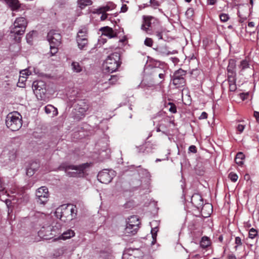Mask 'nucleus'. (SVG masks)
Masks as SVG:
<instances>
[{"label":"nucleus","mask_w":259,"mask_h":259,"mask_svg":"<svg viewBox=\"0 0 259 259\" xmlns=\"http://www.w3.org/2000/svg\"><path fill=\"white\" fill-rule=\"evenodd\" d=\"M76 206L70 204L62 205L55 211L56 217L64 222L71 221L76 218Z\"/></svg>","instance_id":"nucleus-1"},{"label":"nucleus","mask_w":259,"mask_h":259,"mask_svg":"<svg viewBox=\"0 0 259 259\" xmlns=\"http://www.w3.org/2000/svg\"><path fill=\"white\" fill-rule=\"evenodd\" d=\"M6 124L11 131H18L22 125L21 115L17 111L9 113L6 117Z\"/></svg>","instance_id":"nucleus-2"},{"label":"nucleus","mask_w":259,"mask_h":259,"mask_svg":"<svg viewBox=\"0 0 259 259\" xmlns=\"http://www.w3.org/2000/svg\"><path fill=\"white\" fill-rule=\"evenodd\" d=\"M120 54L115 52L109 55L103 64V68L107 72L115 71L120 65Z\"/></svg>","instance_id":"nucleus-3"},{"label":"nucleus","mask_w":259,"mask_h":259,"mask_svg":"<svg viewBox=\"0 0 259 259\" xmlns=\"http://www.w3.org/2000/svg\"><path fill=\"white\" fill-rule=\"evenodd\" d=\"M27 25L26 19L24 17H19L16 18L13 24V27L11 28V33L15 35V39L16 41H19L20 37L18 38L15 35L21 36L24 34Z\"/></svg>","instance_id":"nucleus-4"},{"label":"nucleus","mask_w":259,"mask_h":259,"mask_svg":"<svg viewBox=\"0 0 259 259\" xmlns=\"http://www.w3.org/2000/svg\"><path fill=\"white\" fill-rule=\"evenodd\" d=\"M61 225L60 224H56L54 226H48L46 227V231L48 232L49 234H44V232L46 230L45 228L40 229L38 232V236L45 240H49L54 237H57L59 235H61Z\"/></svg>","instance_id":"nucleus-5"},{"label":"nucleus","mask_w":259,"mask_h":259,"mask_svg":"<svg viewBox=\"0 0 259 259\" xmlns=\"http://www.w3.org/2000/svg\"><path fill=\"white\" fill-rule=\"evenodd\" d=\"M143 23L141 29L148 34H151L150 31L153 30L154 26L159 25V22L158 19L151 16H143Z\"/></svg>","instance_id":"nucleus-6"},{"label":"nucleus","mask_w":259,"mask_h":259,"mask_svg":"<svg viewBox=\"0 0 259 259\" xmlns=\"http://www.w3.org/2000/svg\"><path fill=\"white\" fill-rule=\"evenodd\" d=\"M37 203L45 204L49 199V193L48 189L45 186L39 188L36 191Z\"/></svg>","instance_id":"nucleus-7"},{"label":"nucleus","mask_w":259,"mask_h":259,"mask_svg":"<svg viewBox=\"0 0 259 259\" xmlns=\"http://www.w3.org/2000/svg\"><path fill=\"white\" fill-rule=\"evenodd\" d=\"M61 35L58 31L52 30L48 33L47 39L50 44L60 46L61 42Z\"/></svg>","instance_id":"nucleus-8"},{"label":"nucleus","mask_w":259,"mask_h":259,"mask_svg":"<svg viewBox=\"0 0 259 259\" xmlns=\"http://www.w3.org/2000/svg\"><path fill=\"white\" fill-rule=\"evenodd\" d=\"M75 107L76 114L80 118L81 116H84L85 112L89 108V105L83 101H79Z\"/></svg>","instance_id":"nucleus-9"},{"label":"nucleus","mask_w":259,"mask_h":259,"mask_svg":"<svg viewBox=\"0 0 259 259\" xmlns=\"http://www.w3.org/2000/svg\"><path fill=\"white\" fill-rule=\"evenodd\" d=\"M32 89L36 95H45L46 92V85L45 82H33Z\"/></svg>","instance_id":"nucleus-10"},{"label":"nucleus","mask_w":259,"mask_h":259,"mask_svg":"<svg viewBox=\"0 0 259 259\" xmlns=\"http://www.w3.org/2000/svg\"><path fill=\"white\" fill-rule=\"evenodd\" d=\"M140 251L139 249H131L124 252L122 259H141Z\"/></svg>","instance_id":"nucleus-11"},{"label":"nucleus","mask_w":259,"mask_h":259,"mask_svg":"<svg viewBox=\"0 0 259 259\" xmlns=\"http://www.w3.org/2000/svg\"><path fill=\"white\" fill-rule=\"evenodd\" d=\"M191 202L192 205L199 209L203 204V199L201 196L198 193L194 194L191 199Z\"/></svg>","instance_id":"nucleus-12"},{"label":"nucleus","mask_w":259,"mask_h":259,"mask_svg":"<svg viewBox=\"0 0 259 259\" xmlns=\"http://www.w3.org/2000/svg\"><path fill=\"white\" fill-rule=\"evenodd\" d=\"M98 180L102 183L108 184L110 183L112 177L110 176L108 171H100L98 175Z\"/></svg>","instance_id":"nucleus-13"},{"label":"nucleus","mask_w":259,"mask_h":259,"mask_svg":"<svg viewBox=\"0 0 259 259\" xmlns=\"http://www.w3.org/2000/svg\"><path fill=\"white\" fill-rule=\"evenodd\" d=\"M201 208V214L204 218L210 216L212 212V206L210 203L203 204Z\"/></svg>","instance_id":"nucleus-14"},{"label":"nucleus","mask_w":259,"mask_h":259,"mask_svg":"<svg viewBox=\"0 0 259 259\" xmlns=\"http://www.w3.org/2000/svg\"><path fill=\"white\" fill-rule=\"evenodd\" d=\"M100 30L102 32V35L107 36L110 38H113L116 36V33L113 31L112 28L108 26L102 27Z\"/></svg>","instance_id":"nucleus-15"},{"label":"nucleus","mask_w":259,"mask_h":259,"mask_svg":"<svg viewBox=\"0 0 259 259\" xmlns=\"http://www.w3.org/2000/svg\"><path fill=\"white\" fill-rule=\"evenodd\" d=\"M5 2L13 11H17L20 8L21 4L18 0H5Z\"/></svg>","instance_id":"nucleus-16"},{"label":"nucleus","mask_w":259,"mask_h":259,"mask_svg":"<svg viewBox=\"0 0 259 259\" xmlns=\"http://www.w3.org/2000/svg\"><path fill=\"white\" fill-rule=\"evenodd\" d=\"M156 51L158 55L160 56H167L170 54H175L177 53L176 51L172 52L168 51L166 46H162L156 49Z\"/></svg>","instance_id":"nucleus-17"},{"label":"nucleus","mask_w":259,"mask_h":259,"mask_svg":"<svg viewBox=\"0 0 259 259\" xmlns=\"http://www.w3.org/2000/svg\"><path fill=\"white\" fill-rule=\"evenodd\" d=\"M161 70L158 68H153L151 69L150 75L152 76L151 79H156L158 76L160 79H164L165 74L160 72Z\"/></svg>","instance_id":"nucleus-18"},{"label":"nucleus","mask_w":259,"mask_h":259,"mask_svg":"<svg viewBox=\"0 0 259 259\" xmlns=\"http://www.w3.org/2000/svg\"><path fill=\"white\" fill-rule=\"evenodd\" d=\"M140 221L136 215L131 216L128 218V220L126 222L127 225H133L134 228H139Z\"/></svg>","instance_id":"nucleus-19"},{"label":"nucleus","mask_w":259,"mask_h":259,"mask_svg":"<svg viewBox=\"0 0 259 259\" xmlns=\"http://www.w3.org/2000/svg\"><path fill=\"white\" fill-rule=\"evenodd\" d=\"M238 67H239V69H240V72L241 73H242L244 71H245L247 70H252L251 68L250 67V65L249 64L248 61L246 60H242L240 62Z\"/></svg>","instance_id":"nucleus-20"},{"label":"nucleus","mask_w":259,"mask_h":259,"mask_svg":"<svg viewBox=\"0 0 259 259\" xmlns=\"http://www.w3.org/2000/svg\"><path fill=\"white\" fill-rule=\"evenodd\" d=\"M74 232L71 229H69L63 233L61 232V235L58 236L57 238L59 239L66 240L74 236Z\"/></svg>","instance_id":"nucleus-21"},{"label":"nucleus","mask_w":259,"mask_h":259,"mask_svg":"<svg viewBox=\"0 0 259 259\" xmlns=\"http://www.w3.org/2000/svg\"><path fill=\"white\" fill-rule=\"evenodd\" d=\"M88 166V163L82 164L78 166L71 165L68 167L69 169L75 170L79 172V174L83 175L84 169Z\"/></svg>","instance_id":"nucleus-22"},{"label":"nucleus","mask_w":259,"mask_h":259,"mask_svg":"<svg viewBox=\"0 0 259 259\" xmlns=\"http://www.w3.org/2000/svg\"><path fill=\"white\" fill-rule=\"evenodd\" d=\"M88 30L85 27H82L79 29L77 33L76 41L78 39L88 38Z\"/></svg>","instance_id":"nucleus-23"},{"label":"nucleus","mask_w":259,"mask_h":259,"mask_svg":"<svg viewBox=\"0 0 259 259\" xmlns=\"http://www.w3.org/2000/svg\"><path fill=\"white\" fill-rule=\"evenodd\" d=\"M186 75V71L182 69H180L176 71L174 75V80H181L184 79V76Z\"/></svg>","instance_id":"nucleus-24"},{"label":"nucleus","mask_w":259,"mask_h":259,"mask_svg":"<svg viewBox=\"0 0 259 259\" xmlns=\"http://www.w3.org/2000/svg\"><path fill=\"white\" fill-rule=\"evenodd\" d=\"M158 26L157 28H154L153 32L159 39H162V33L165 31V29L159 25Z\"/></svg>","instance_id":"nucleus-25"},{"label":"nucleus","mask_w":259,"mask_h":259,"mask_svg":"<svg viewBox=\"0 0 259 259\" xmlns=\"http://www.w3.org/2000/svg\"><path fill=\"white\" fill-rule=\"evenodd\" d=\"M139 228H135L131 225H126V227L124 230V232L125 234H127V235H135L137 233Z\"/></svg>","instance_id":"nucleus-26"},{"label":"nucleus","mask_w":259,"mask_h":259,"mask_svg":"<svg viewBox=\"0 0 259 259\" xmlns=\"http://www.w3.org/2000/svg\"><path fill=\"white\" fill-rule=\"evenodd\" d=\"M31 74V72L27 68L21 70L19 72V76L18 81H20L21 78L25 79L24 81L26 80L28 76ZM21 81H23L22 80Z\"/></svg>","instance_id":"nucleus-27"},{"label":"nucleus","mask_w":259,"mask_h":259,"mask_svg":"<svg viewBox=\"0 0 259 259\" xmlns=\"http://www.w3.org/2000/svg\"><path fill=\"white\" fill-rule=\"evenodd\" d=\"M245 158V156L242 152H238L235 157V161L238 165H242L243 164V160Z\"/></svg>","instance_id":"nucleus-28"},{"label":"nucleus","mask_w":259,"mask_h":259,"mask_svg":"<svg viewBox=\"0 0 259 259\" xmlns=\"http://www.w3.org/2000/svg\"><path fill=\"white\" fill-rule=\"evenodd\" d=\"M210 243L211 241L210 239L206 236H203L200 241V246L202 248H205L208 247L210 245Z\"/></svg>","instance_id":"nucleus-29"},{"label":"nucleus","mask_w":259,"mask_h":259,"mask_svg":"<svg viewBox=\"0 0 259 259\" xmlns=\"http://www.w3.org/2000/svg\"><path fill=\"white\" fill-rule=\"evenodd\" d=\"M77 42L80 50H85L88 44V38L78 39Z\"/></svg>","instance_id":"nucleus-30"},{"label":"nucleus","mask_w":259,"mask_h":259,"mask_svg":"<svg viewBox=\"0 0 259 259\" xmlns=\"http://www.w3.org/2000/svg\"><path fill=\"white\" fill-rule=\"evenodd\" d=\"M93 2L92 0H78L77 4L78 6L81 9L84 8L86 6L92 5Z\"/></svg>","instance_id":"nucleus-31"},{"label":"nucleus","mask_w":259,"mask_h":259,"mask_svg":"<svg viewBox=\"0 0 259 259\" xmlns=\"http://www.w3.org/2000/svg\"><path fill=\"white\" fill-rule=\"evenodd\" d=\"M236 65V61H235V60H230L228 66L227 67V72H235Z\"/></svg>","instance_id":"nucleus-32"},{"label":"nucleus","mask_w":259,"mask_h":259,"mask_svg":"<svg viewBox=\"0 0 259 259\" xmlns=\"http://www.w3.org/2000/svg\"><path fill=\"white\" fill-rule=\"evenodd\" d=\"M71 67L73 72L78 73L82 70V67L80 65L78 62H73L71 64Z\"/></svg>","instance_id":"nucleus-33"},{"label":"nucleus","mask_w":259,"mask_h":259,"mask_svg":"<svg viewBox=\"0 0 259 259\" xmlns=\"http://www.w3.org/2000/svg\"><path fill=\"white\" fill-rule=\"evenodd\" d=\"M17 148H12V150L10 149V152L9 153V157L10 160H13L15 159L17 157Z\"/></svg>","instance_id":"nucleus-34"},{"label":"nucleus","mask_w":259,"mask_h":259,"mask_svg":"<svg viewBox=\"0 0 259 259\" xmlns=\"http://www.w3.org/2000/svg\"><path fill=\"white\" fill-rule=\"evenodd\" d=\"M168 106H169L168 109L169 112H171L172 113H177V107L175 104L171 102H168L166 105H165V107H168Z\"/></svg>","instance_id":"nucleus-35"},{"label":"nucleus","mask_w":259,"mask_h":259,"mask_svg":"<svg viewBox=\"0 0 259 259\" xmlns=\"http://www.w3.org/2000/svg\"><path fill=\"white\" fill-rule=\"evenodd\" d=\"M158 230L157 227L152 228L151 229V234H152V237L153 239V240L152 241V244H154L155 243L156 241V237H157V233L158 232Z\"/></svg>","instance_id":"nucleus-36"},{"label":"nucleus","mask_w":259,"mask_h":259,"mask_svg":"<svg viewBox=\"0 0 259 259\" xmlns=\"http://www.w3.org/2000/svg\"><path fill=\"white\" fill-rule=\"evenodd\" d=\"M257 235L258 232L256 229L252 228L249 230L248 233V237L249 238L254 239Z\"/></svg>","instance_id":"nucleus-37"},{"label":"nucleus","mask_w":259,"mask_h":259,"mask_svg":"<svg viewBox=\"0 0 259 259\" xmlns=\"http://www.w3.org/2000/svg\"><path fill=\"white\" fill-rule=\"evenodd\" d=\"M35 215L36 217L38 218L40 220L41 219L48 220L50 218L49 214H46L44 213H40L39 212H36Z\"/></svg>","instance_id":"nucleus-38"},{"label":"nucleus","mask_w":259,"mask_h":259,"mask_svg":"<svg viewBox=\"0 0 259 259\" xmlns=\"http://www.w3.org/2000/svg\"><path fill=\"white\" fill-rule=\"evenodd\" d=\"M235 243L236 245L234 246L235 250H237L238 247L241 246L243 244L242 240L239 237H236L235 239Z\"/></svg>","instance_id":"nucleus-39"},{"label":"nucleus","mask_w":259,"mask_h":259,"mask_svg":"<svg viewBox=\"0 0 259 259\" xmlns=\"http://www.w3.org/2000/svg\"><path fill=\"white\" fill-rule=\"evenodd\" d=\"M50 45V52L52 56L55 55L58 52V47L59 46H56L54 44Z\"/></svg>","instance_id":"nucleus-40"},{"label":"nucleus","mask_w":259,"mask_h":259,"mask_svg":"<svg viewBox=\"0 0 259 259\" xmlns=\"http://www.w3.org/2000/svg\"><path fill=\"white\" fill-rule=\"evenodd\" d=\"M227 75L228 81H235L236 72H228Z\"/></svg>","instance_id":"nucleus-41"},{"label":"nucleus","mask_w":259,"mask_h":259,"mask_svg":"<svg viewBox=\"0 0 259 259\" xmlns=\"http://www.w3.org/2000/svg\"><path fill=\"white\" fill-rule=\"evenodd\" d=\"M228 178L233 182H235L238 179V176L236 174L231 172L228 176Z\"/></svg>","instance_id":"nucleus-42"},{"label":"nucleus","mask_w":259,"mask_h":259,"mask_svg":"<svg viewBox=\"0 0 259 259\" xmlns=\"http://www.w3.org/2000/svg\"><path fill=\"white\" fill-rule=\"evenodd\" d=\"M45 109V112L47 114L50 113L52 110H53L54 111L57 110L56 108H55L53 106L51 105H48L47 106H46Z\"/></svg>","instance_id":"nucleus-43"},{"label":"nucleus","mask_w":259,"mask_h":259,"mask_svg":"<svg viewBox=\"0 0 259 259\" xmlns=\"http://www.w3.org/2000/svg\"><path fill=\"white\" fill-rule=\"evenodd\" d=\"M220 18L222 22H227L229 19V16L228 14L222 13L220 15Z\"/></svg>","instance_id":"nucleus-44"},{"label":"nucleus","mask_w":259,"mask_h":259,"mask_svg":"<svg viewBox=\"0 0 259 259\" xmlns=\"http://www.w3.org/2000/svg\"><path fill=\"white\" fill-rule=\"evenodd\" d=\"M153 41L152 38L147 37L144 41V44L146 46L151 47L153 45Z\"/></svg>","instance_id":"nucleus-45"},{"label":"nucleus","mask_w":259,"mask_h":259,"mask_svg":"<svg viewBox=\"0 0 259 259\" xmlns=\"http://www.w3.org/2000/svg\"><path fill=\"white\" fill-rule=\"evenodd\" d=\"M29 166L32 167V169L35 171L39 167V164L36 161H33L30 164Z\"/></svg>","instance_id":"nucleus-46"},{"label":"nucleus","mask_w":259,"mask_h":259,"mask_svg":"<svg viewBox=\"0 0 259 259\" xmlns=\"http://www.w3.org/2000/svg\"><path fill=\"white\" fill-rule=\"evenodd\" d=\"M229 83V89L231 92H234L236 89V82H230Z\"/></svg>","instance_id":"nucleus-47"},{"label":"nucleus","mask_w":259,"mask_h":259,"mask_svg":"<svg viewBox=\"0 0 259 259\" xmlns=\"http://www.w3.org/2000/svg\"><path fill=\"white\" fill-rule=\"evenodd\" d=\"M34 172H35V171H34V170L32 169V167H30L29 166V167L27 168L26 175L27 176H30V177L32 176L33 175Z\"/></svg>","instance_id":"nucleus-48"},{"label":"nucleus","mask_w":259,"mask_h":259,"mask_svg":"<svg viewBox=\"0 0 259 259\" xmlns=\"http://www.w3.org/2000/svg\"><path fill=\"white\" fill-rule=\"evenodd\" d=\"M110 9V7L108 6H106L105 7H100L98 9V11L99 13H105L106 12L109 11Z\"/></svg>","instance_id":"nucleus-49"},{"label":"nucleus","mask_w":259,"mask_h":259,"mask_svg":"<svg viewBox=\"0 0 259 259\" xmlns=\"http://www.w3.org/2000/svg\"><path fill=\"white\" fill-rule=\"evenodd\" d=\"M150 3L154 9H156L160 5L159 2L156 0H150Z\"/></svg>","instance_id":"nucleus-50"},{"label":"nucleus","mask_w":259,"mask_h":259,"mask_svg":"<svg viewBox=\"0 0 259 259\" xmlns=\"http://www.w3.org/2000/svg\"><path fill=\"white\" fill-rule=\"evenodd\" d=\"M248 96H249L248 93H242L240 94V97L243 101L247 99Z\"/></svg>","instance_id":"nucleus-51"},{"label":"nucleus","mask_w":259,"mask_h":259,"mask_svg":"<svg viewBox=\"0 0 259 259\" xmlns=\"http://www.w3.org/2000/svg\"><path fill=\"white\" fill-rule=\"evenodd\" d=\"M207 113L205 112H203L199 117V119H204L207 118Z\"/></svg>","instance_id":"nucleus-52"},{"label":"nucleus","mask_w":259,"mask_h":259,"mask_svg":"<svg viewBox=\"0 0 259 259\" xmlns=\"http://www.w3.org/2000/svg\"><path fill=\"white\" fill-rule=\"evenodd\" d=\"M244 129V125L239 124L237 126V130L238 131H239L240 133H242Z\"/></svg>","instance_id":"nucleus-53"},{"label":"nucleus","mask_w":259,"mask_h":259,"mask_svg":"<svg viewBox=\"0 0 259 259\" xmlns=\"http://www.w3.org/2000/svg\"><path fill=\"white\" fill-rule=\"evenodd\" d=\"M186 15L189 16L191 17L193 14V10L192 8L188 9L186 13Z\"/></svg>","instance_id":"nucleus-54"},{"label":"nucleus","mask_w":259,"mask_h":259,"mask_svg":"<svg viewBox=\"0 0 259 259\" xmlns=\"http://www.w3.org/2000/svg\"><path fill=\"white\" fill-rule=\"evenodd\" d=\"M189 150L192 153H196L197 152V149L196 146L191 145L189 147Z\"/></svg>","instance_id":"nucleus-55"},{"label":"nucleus","mask_w":259,"mask_h":259,"mask_svg":"<svg viewBox=\"0 0 259 259\" xmlns=\"http://www.w3.org/2000/svg\"><path fill=\"white\" fill-rule=\"evenodd\" d=\"M253 115L256 118V121L259 123V112L257 111H254Z\"/></svg>","instance_id":"nucleus-56"},{"label":"nucleus","mask_w":259,"mask_h":259,"mask_svg":"<svg viewBox=\"0 0 259 259\" xmlns=\"http://www.w3.org/2000/svg\"><path fill=\"white\" fill-rule=\"evenodd\" d=\"M17 85L20 88H24L26 85L25 82H17Z\"/></svg>","instance_id":"nucleus-57"},{"label":"nucleus","mask_w":259,"mask_h":259,"mask_svg":"<svg viewBox=\"0 0 259 259\" xmlns=\"http://www.w3.org/2000/svg\"><path fill=\"white\" fill-rule=\"evenodd\" d=\"M207 4L209 5H214L217 3V0H207Z\"/></svg>","instance_id":"nucleus-58"},{"label":"nucleus","mask_w":259,"mask_h":259,"mask_svg":"<svg viewBox=\"0 0 259 259\" xmlns=\"http://www.w3.org/2000/svg\"><path fill=\"white\" fill-rule=\"evenodd\" d=\"M5 190L4 184L0 179V191H3Z\"/></svg>","instance_id":"nucleus-59"},{"label":"nucleus","mask_w":259,"mask_h":259,"mask_svg":"<svg viewBox=\"0 0 259 259\" xmlns=\"http://www.w3.org/2000/svg\"><path fill=\"white\" fill-rule=\"evenodd\" d=\"M103 14L101 16V20H105L107 18V14H105V13H103Z\"/></svg>","instance_id":"nucleus-60"},{"label":"nucleus","mask_w":259,"mask_h":259,"mask_svg":"<svg viewBox=\"0 0 259 259\" xmlns=\"http://www.w3.org/2000/svg\"><path fill=\"white\" fill-rule=\"evenodd\" d=\"M58 4H59L60 5H65L66 3V0H58L57 1Z\"/></svg>","instance_id":"nucleus-61"},{"label":"nucleus","mask_w":259,"mask_h":259,"mask_svg":"<svg viewBox=\"0 0 259 259\" xmlns=\"http://www.w3.org/2000/svg\"><path fill=\"white\" fill-rule=\"evenodd\" d=\"M228 259H236V257L234 254H229L228 256Z\"/></svg>","instance_id":"nucleus-62"},{"label":"nucleus","mask_w":259,"mask_h":259,"mask_svg":"<svg viewBox=\"0 0 259 259\" xmlns=\"http://www.w3.org/2000/svg\"><path fill=\"white\" fill-rule=\"evenodd\" d=\"M248 26L249 27H254V23L253 22H250L248 24Z\"/></svg>","instance_id":"nucleus-63"},{"label":"nucleus","mask_w":259,"mask_h":259,"mask_svg":"<svg viewBox=\"0 0 259 259\" xmlns=\"http://www.w3.org/2000/svg\"><path fill=\"white\" fill-rule=\"evenodd\" d=\"M116 76H111L110 78L108 79L109 81H111L114 79H119V78L116 79Z\"/></svg>","instance_id":"nucleus-64"}]
</instances>
